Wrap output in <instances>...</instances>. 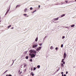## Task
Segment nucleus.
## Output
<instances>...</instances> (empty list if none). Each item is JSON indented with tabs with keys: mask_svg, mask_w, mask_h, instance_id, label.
I'll list each match as a JSON object with an SVG mask.
<instances>
[{
	"mask_svg": "<svg viewBox=\"0 0 76 76\" xmlns=\"http://www.w3.org/2000/svg\"><path fill=\"white\" fill-rule=\"evenodd\" d=\"M30 61H32V59H31L30 60Z\"/></svg>",
	"mask_w": 76,
	"mask_h": 76,
	"instance_id": "obj_34",
	"label": "nucleus"
},
{
	"mask_svg": "<svg viewBox=\"0 0 76 76\" xmlns=\"http://www.w3.org/2000/svg\"><path fill=\"white\" fill-rule=\"evenodd\" d=\"M56 50H58V48H57V47H56Z\"/></svg>",
	"mask_w": 76,
	"mask_h": 76,
	"instance_id": "obj_31",
	"label": "nucleus"
},
{
	"mask_svg": "<svg viewBox=\"0 0 76 76\" xmlns=\"http://www.w3.org/2000/svg\"><path fill=\"white\" fill-rule=\"evenodd\" d=\"M27 10L28 9H27V8H25V10H24L25 12H26V11H27Z\"/></svg>",
	"mask_w": 76,
	"mask_h": 76,
	"instance_id": "obj_9",
	"label": "nucleus"
},
{
	"mask_svg": "<svg viewBox=\"0 0 76 76\" xmlns=\"http://www.w3.org/2000/svg\"><path fill=\"white\" fill-rule=\"evenodd\" d=\"M42 48V47H40L39 48H38L36 49L37 51H39V50H41V49Z\"/></svg>",
	"mask_w": 76,
	"mask_h": 76,
	"instance_id": "obj_4",
	"label": "nucleus"
},
{
	"mask_svg": "<svg viewBox=\"0 0 76 76\" xmlns=\"http://www.w3.org/2000/svg\"><path fill=\"white\" fill-rule=\"evenodd\" d=\"M34 70H36V68L34 67L33 68Z\"/></svg>",
	"mask_w": 76,
	"mask_h": 76,
	"instance_id": "obj_22",
	"label": "nucleus"
},
{
	"mask_svg": "<svg viewBox=\"0 0 76 76\" xmlns=\"http://www.w3.org/2000/svg\"><path fill=\"white\" fill-rule=\"evenodd\" d=\"M27 52H28V51H26V52H25V54H26Z\"/></svg>",
	"mask_w": 76,
	"mask_h": 76,
	"instance_id": "obj_39",
	"label": "nucleus"
},
{
	"mask_svg": "<svg viewBox=\"0 0 76 76\" xmlns=\"http://www.w3.org/2000/svg\"><path fill=\"white\" fill-rule=\"evenodd\" d=\"M11 26H12L11 25H10V26H8L7 27L8 29H9V28H10V27H11Z\"/></svg>",
	"mask_w": 76,
	"mask_h": 76,
	"instance_id": "obj_11",
	"label": "nucleus"
},
{
	"mask_svg": "<svg viewBox=\"0 0 76 76\" xmlns=\"http://www.w3.org/2000/svg\"><path fill=\"white\" fill-rule=\"evenodd\" d=\"M31 76H34V73H33V72H32L31 73Z\"/></svg>",
	"mask_w": 76,
	"mask_h": 76,
	"instance_id": "obj_8",
	"label": "nucleus"
},
{
	"mask_svg": "<svg viewBox=\"0 0 76 76\" xmlns=\"http://www.w3.org/2000/svg\"><path fill=\"white\" fill-rule=\"evenodd\" d=\"M8 70H6L5 72L4 73H6V72H7Z\"/></svg>",
	"mask_w": 76,
	"mask_h": 76,
	"instance_id": "obj_30",
	"label": "nucleus"
},
{
	"mask_svg": "<svg viewBox=\"0 0 76 76\" xmlns=\"http://www.w3.org/2000/svg\"><path fill=\"white\" fill-rule=\"evenodd\" d=\"M63 45L62 44L61 45V48H63Z\"/></svg>",
	"mask_w": 76,
	"mask_h": 76,
	"instance_id": "obj_21",
	"label": "nucleus"
},
{
	"mask_svg": "<svg viewBox=\"0 0 76 76\" xmlns=\"http://www.w3.org/2000/svg\"><path fill=\"white\" fill-rule=\"evenodd\" d=\"M67 56V55L66 54V53H64V58H65Z\"/></svg>",
	"mask_w": 76,
	"mask_h": 76,
	"instance_id": "obj_3",
	"label": "nucleus"
},
{
	"mask_svg": "<svg viewBox=\"0 0 76 76\" xmlns=\"http://www.w3.org/2000/svg\"><path fill=\"white\" fill-rule=\"evenodd\" d=\"M39 45L40 46H41L42 45V43L40 44H39Z\"/></svg>",
	"mask_w": 76,
	"mask_h": 76,
	"instance_id": "obj_24",
	"label": "nucleus"
},
{
	"mask_svg": "<svg viewBox=\"0 0 76 76\" xmlns=\"http://www.w3.org/2000/svg\"><path fill=\"white\" fill-rule=\"evenodd\" d=\"M65 2H66V3H67V2H68V1H65Z\"/></svg>",
	"mask_w": 76,
	"mask_h": 76,
	"instance_id": "obj_27",
	"label": "nucleus"
},
{
	"mask_svg": "<svg viewBox=\"0 0 76 76\" xmlns=\"http://www.w3.org/2000/svg\"><path fill=\"white\" fill-rule=\"evenodd\" d=\"M53 74H54V75H55V74H56V72H54L53 73Z\"/></svg>",
	"mask_w": 76,
	"mask_h": 76,
	"instance_id": "obj_41",
	"label": "nucleus"
},
{
	"mask_svg": "<svg viewBox=\"0 0 76 76\" xmlns=\"http://www.w3.org/2000/svg\"><path fill=\"white\" fill-rule=\"evenodd\" d=\"M75 1H76V0H75Z\"/></svg>",
	"mask_w": 76,
	"mask_h": 76,
	"instance_id": "obj_46",
	"label": "nucleus"
},
{
	"mask_svg": "<svg viewBox=\"0 0 76 76\" xmlns=\"http://www.w3.org/2000/svg\"><path fill=\"white\" fill-rule=\"evenodd\" d=\"M28 16H29V15H28V16H27H27H26V17H28Z\"/></svg>",
	"mask_w": 76,
	"mask_h": 76,
	"instance_id": "obj_45",
	"label": "nucleus"
},
{
	"mask_svg": "<svg viewBox=\"0 0 76 76\" xmlns=\"http://www.w3.org/2000/svg\"><path fill=\"white\" fill-rule=\"evenodd\" d=\"M37 67L38 69H39V68H40V65H38L37 66Z\"/></svg>",
	"mask_w": 76,
	"mask_h": 76,
	"instance_id": "obj_16",
	"label": "nucleus"
},
{
	"mask_svg": "<svg viewBox=\"0 0 76 76\" xmlns=\"http://www.w3.org/2000/svg\"><path fill=\"white\" fill-rule=\"evenodd\" d=\"M46 37H45V38Z\"/></svg>",
	"mask_w": 76,
	"mask_h": 76,
	"instance_id": "obj_48",
	"label": "nucleus"
},
{
	"mask_svg": "<svg viewBox=\"0 0 76 76\" xmlns=\"http://www.w3.org/2000/svg\"><path fill=\"white\" fill-rule=\"evenodd\" d=\"M75 25L73 24L71 26V27H74L75 26Z\"/></svg>",
	"mask_w": 76,
	"mask_h": 76,
	"instance_id": "obj_18",
	"label": "nucleus"
},
{
	"mask_svg": "<svg viewBox=\"0 0 76 76\" xmlns=\"http://www.w3.org/2000/svg\"><path fill=\"white\" fill-rule=\"evenodd\" d=\"M37 47V45H35L33 46V48H35V47Z\"/></svg>",
	"mask_w": 76,
	"mask_h": 76,
	"instance_id": "obj_5",
	"label": "nucleus"
},
{
	"mask_svg": "<svg viewBox=\"0 0 76 76\" xmlns=\"http://www.w3.org/2000/svg\"><path fill=\"white\" fill-rule=\"evenodd\" d=\"M65 28H68V29L69 28V27H65Z\"/></svg>",
	"mask_w": 76,
	"mask_h": 76,
	"instance_id": "obj_38",
	"label": "nucleus"
},
{
	"mask_svg": "<svg viewBox=\"0 0 76 76\" xmlns=\"http://www.w3.org/2000/svg\"><path fill=\"white\" fill-rule=\"evenodd\" d=\"M63 62V64H65V62L64 61V62Z\"/></svg>",
	"mask_w": 76,
	"mask_h": 76,
	"instance_id": "obj_35",
	"label": "nucleus"
},
{
	"mask_svg": "<svg viewBox=\"0 0 76 76\" xmlns=\"http://www.w3.org/2000/svg\"><path fill=\"white\" fill-rule=\"evenodd\" d=\"M20 70H19V71H18V73H20Z\"/></svg>",
	"mask_w": 76,
	"mask_h": 76,
	"instance_id": "obj_32",
	"label": "nucleus"
},
{
	"mask_svg": "<svg viewBox=\"0 0 76 76\" xmlns=\"http://www.w3.org/2000/svg\"><path fill=\"white\" fill-rule=\"evenodd\" d=\"M64 76H66V74H64Z\"/></svg>",
	"mask_w": 76,
	"mask_h": 76,
	"instance_id": "obj_42",
	"label": "nucleus"
},
{
	"mask_svg": "<svg viewBox=\"0 0 76 76\" xmlns=\"http://www.w3.org/2000/svg\"><path fill=\"white\" fill-rule=\"evenodd\" d=\"M13 28H14L12 27V28H11V29H13Z\"/></svg>",
	"mask_w": 76,
	"mask_h": 76,
	"instance_id": "obj_43",
	"label": "nucleus"
},
{
	"mask_svg": "<svg viewBox=\"0 0 76 76\" xmlns=\"http://www.w3.org/2000/svg\"><path fill=\"white\" fill-rule=\"evenodd\" d=\"M26 59H28V56H26Z\"/></svg>",
	"mask_w": 76,
	"mask_h": 76,
	"instance_id": "obj_20",
	"label": "nucleus"
},
{
	"mask_svg": "<svg viewBox=\"0 0 76 76\" xmlns=\"http://www.w3.org/2000/svg\"><path fill=\"white\" fill-rule=\"evenodd\" d=\"M26 66V64H24V67H25Z\"/></svg>",
	"mask_w": 76,
	"mask_h": 76,
	"instance_id": "obj_12",
	"label": "nucleus"
},
{
	"mask_svg": "<svg viewBox=\"0 0 76 76\" xmlns=\"http://www.w3.org/2000/svg\"><path fill=\"white\" fill-rule=\"evenodd\" d=\"M38 7H39V8H40V5H39Z\"/></svg>",
	"mask_w": 76,
	"mask_h": 76,
	"instance_id": "obj_37",
	"label": "nucleus"
},
{
	"mask_svg": "<svg viewBox=\"0 0 76 76\" xmlns=\"http://www.w3.org/2000/svg\"><path fill=\"white\" fill-rule=\"evenodd\" d=\"M61 66L62 67H64V65H63V64H61Z\"/></svg>",
	"mask_w": 76,
	"mask_h": 76,
	"instance_id": "obj_13",
	"label": "nucleus"
},
{
	"mask_svg": "<svg viewBox=\"0 0 76 76\" xmlns=\"http://www.w3.org/2000/svg\"><path fill=\"white\" fill-rule=\"evenodd\" d=\"M62 76H64V75H63V74H62Z\"/></svg>",
	"mask_w": 76,
	"mask_h": 76,
	"instance_id": "obj_44",
	"label": "nucleus"
},
{
	"mask_svg": "<svg viewBox=\"0 0 76 76\" xmlns=\"http://www.w3.org/2000/svg\"><path fill=\"white\" fill-rule=\"evenodd\" d=\"M53 20H58V18L53 19Z\"/></svg>",
	"mask_w": 76,
	"mask_h": 76,
	"instance_id": "obj_6",
	"label": "nucleus"
},
{
	"mask_svg": "<svg viewBox=\"0 0 76 76\" xmlns=\"http://www.w3.org/2000/svg\"><path fill=\"white\" fill-rule=\"evenodd\" d=\"M31 71L33 70V68H32H32H31Z\"/></svg>",
	"mask_w": 76,
	"mask_h": 76,
	"instance_id": "obj_28",
	"label": "nucleus"
},
{
	"mask_svg": "<svg viewBox=\"0 0 76 76\" xmlns=\"http://www.w3.org/2000/svg\"><path fill=\"white\" fill-rule=\"evenodd\" d=\"M20 7V6L19 5H17L16 7Z\"/></svg>",
	"mask_w": 76,
	"mask_h": 76,
	"instance_id": "obj_25",
	"label": "nucleus"
},
{
	"mask_svg": "<svg viewBox=\"0 0 76 76\" xmlns=\"http://www.w3.org/2000/svg\"><path fill=\"white\" fill-rule=\"evenodd\" d=\"M65 16V14H63L62 15H61V17H63V16Z\"/></svg>",
	"mask_w": 76,
	"mask_h": 76,
	"instance_id": "obj_17",
	"label": "nucleus"
},
{
	"mask_svg": "<svg viewBox=\"0 0 76 76\" xmlns=\"http://www.w3.org/2000/svg\"><path fill=\"white\" fill-rule=\"evenodd\" d=\"M64 38H65V37L63 36L62 37V39H64Z\"/></svg>",
	"mask_w": 76,
	"mask_h": 76,
	"instance_id": "obj_23",
	"label": "nucleus"
},
{
	"mask_svg": "<svg viewBox=\"0 0 76 76\" xmlns=\"http://www.w3.org/2000/svg\"><path fill=\"white\" fill-rule=\"evenodd\" d=\"M1 22V20H0V22Z\"/></svg>",
	"mask_w": 76,
	"mask_h": 76,
	"instance_id": "obj_47",
	"label": "nucleus"
},
{
	"mask_svg": "<svg viewBox=\"0 0 76 76\" xmlns=\"http://www.w3.org/2000/svg\"><path fill=\"white\" fill-rule=\"evenodd\" d=\"M6 76H12V75H8V74L6 75Z\"/></svg>",
	"mask_w": 76,
	"mask_h": 76,
	"instance_id": "obj_19",
	"label": "nucleus"
},
{
	"mask_svg": "<svg viewBox=\"0 0 76 76\" xmlns=\"http://www.w3.org/2000/svg\"><path fill=\"white\" fill-rule=\"evenodd\" d=\"M9 10H10V8L9 9L7 10V12H6V13L5 14V15H6L7 14V13H8V12H9Z\"/></svg>",
	"mask_w": 76,
	"mask_h": 76,
	"instance_id": "obj_7",
	"label": "nucleus"
},
{
	"mask_svg": "<svg viewBox=\"0 0 76 76\" xmlns=\"http://www.w3.org/2000/svg\"><path fill=\"white\" fill-rule=\"evenodd\" d=\"M35 41L37 42L38 41V37H37L35 40Z\"/></svg>",
	"mask_w": 76,
	"mask_h": 76,
	"instance_id": "obj_15",
	"label": "nucleus"
},
{
	"mask_svg": "<svg viewBox=\"0 0 76 76\" xmlns=\"http://www.w3.org/2000/svg\"><path fill=\"white\" fill-rule=\"evenodd\" d=\"M24 16H25V17H26V16H27V14H23Z\"/></svg>",
	"mask_w": 76,
	"mask_h": 76,
	"instance_id": "obj_14",
	"label": "nucleus"
},
{
	"mask_svg": "<svg viewBox=\"0 0 76 76\" xmlns=\"http://www.w3.org/2000/svg\"><path fill=\"white\" fill-rule=\"evenodd\" d=\"M67 73H68V72H67V71H66V75L67 74Z\"/></svg>",
	"mask_w": 76,
	"mask_h": 76,
	"instance_id": "obj_33",
	"label": "nucleus"
},
{
	"mask_svg": "<svg viewBox=\"0 0 76 76\" xmlns=\"http://www.w3.org/2000/svg\"><path fill=\"white\" fill-rule=\"evenodd\" d=\"M53 48H54V47H53L52 46H51L50 47V49H51V50H53Z\"/></svg>",
	"mask_w": 76,
	"mask_h": 76,
	"instance_id": "obj_10",
	"label": "nucleus"
},
{
	"mask_svg": "<svg viewBox=\"0 0 76 76\" xmlns=\"http://www.w3.org/2000/svg\"><path fill=\"white\" fill-rule=\"evenodd\" d=\"M63 73H63V72H61V74H63Z\"/></svg>",
	"mask_w": 76,
	"mask_h": 76,
	"instance_id": "obj_40",
	"label": "nucleus"
},
{
	"mask_svg": "<svg viewBox=\"0 0 76 76\" xmlns=\"http://www.w3.org/2000/svg\"><path fill=\"white\" fill-rule=\"evenodd\" d=\"M32 9H33V8H32L31 7L30 8V10H32Z\"/></svg>",
	"mask_w": 76,
	"mask_h": 76,
	"instance_id": "obj_29",
	"label": "nucleus"
},
{
	"mask_svg": "<svg viewBox=\"0 0 76 76\" xmlns=\"http://www.w3.org/2000/svg\"><path fill=\"white\" fill-rule=\"evenodd\" d=\"M22 73V72L21 71L20 72V74H21V73Z\"/></svg>",
	"mask_w": 76,
	"mask_h": 76,
	"instance_id": "obj_36",
	"label": "nucleus"
},
{
	"mask_svg": "<svg viewBox=\"0 0 76 76\" xmlns=\"http://www.w3.org/2000/svg\"><path fill=\"white\" fill-rule=\"evenodd\" d=\"M29 51L30 53H34L35 54H36V51L35 50H30Z\"/></svg>",
	"mask_w": 76,
	"mask_h": 76,
	"instance_id": "obj_2",
	"label": "nucleus"
},
{
	"mask_svg": "<svg viewBox=\"0 0 76 76\" xmlns=\"http://www.w3.org/2000/svg\"><path fill=\"white\" fill-rule=\"evenodd\" d=\"M64 59H63L62 60V62H64L63 61H64Z\"/></svg>",
	"mask_w": 76,
	"mask_h": 76,
	"instance_id": "obj_26",
	"label": "nucleus"
},
{
	"mask_svg": "<svg viewBox=\"0 0 76 76\" xmlns=\"http://www.w3.org/2000/svg\"><path fill=\"white\" fill-rule=\"evenodd\" d=\"M29 55L31 56V58H33L36 56V54L34 55V53L31 54V53L29 54Z\"/></svg>",
	"mask_w": 76,
	"mask_h": 76,
	"instance_id": "obj_1",
	"label": "nucleus"
}]
</instances>
